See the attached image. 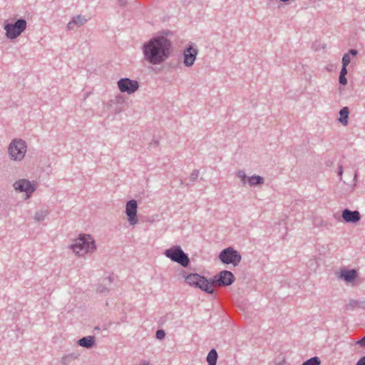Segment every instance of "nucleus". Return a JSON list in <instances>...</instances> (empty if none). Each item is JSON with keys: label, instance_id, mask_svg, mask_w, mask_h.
<instances>
[{"label": "nucleus", "instance_id": "obj_1", "mask_svg": "<svg viewBox=\"0 0 365 365\" xmlns=\"http://www.w3.org/2000/svg\"><path fill=\"white\" fill-rule=\"evenodd\" d=\"M171 43L164 36H155L142 46L144 60L153 65H160L170 55Z\"/></svg>", "mask_w": 365, "mask_h": 365}, {"label": "nucleus", "instance_id": "obj_2", "mask_svg": "<svg viewBox=\"0 0 365 365\" xmlns=\"http://www.w3.org/2000/svg\"><path fill=\"white\" fill-rule=\"evenodd\" d=\"M69 249L77 256L83 257L91 254L96 250V242L93 237L88 234H81L69 245Z\"/></svg>", "mask_w": 365, "mask_h": 365}, {"label": "nucleus", "instance_id": "obj_3", "mask_svg": "<svg viewBox=\"0 0 365 365\" xmlns=\"http://www.w3.org/2000/svg\"><path fill=\"white\" fill-rule=\"evenodd\" d=\"M7 152L11 160L21 162L27 153V143L21 138H14L8 146Z\"/></svg>", "mask_w": 365, "mask_h": 365}, {"label": "nucleus", "instance_id": "obj_4", "mask_svg": "<svg viewBox=\"0 0 365 365\" xmlns=\"http://www.w3.org/2000/svg\"><path fill=\"white\" fill-rule=\"evenodd\" d=\"M27 22L24 19H18L14 23L5 22L4 30L6 37L12 41L17 38L26 29Z\"/></svg>", "mask_w": 365, "mask_h": 365}, {"label": "nucleus", "instance_id": "obj_5", "mask_svg": "<svg viewBox=\"0 0 365 365\" xmlns=\"http://www.w3.org/2000/svg\"><path fill=\"white\" fill-rule=\"evenodd\" d=\"M164 255L173 262L180 264L181 266L186 267L190 263V259L186 253L178 246H173L167 249Z\"/></svg>", "mask_w": 365, "mask_h": 365}, {"label": "nucleus", "instance_id": "obj_6", "mask_svg": "<svg viewBox=\"0 0 365 365\" xmlns=\"http://www.w3.org/2000/svg\"><path fill=\"white\" fill-rule=\"evenodd\" d=\"M37 187L38 183L36 181H31L25 178L19 179L13 184L14 189L18 192H24L27 199L31 197L32 194L37 189Z\"/></svg>", "mask_w": 365, "mask_h": 365}, {"label": "nucleus", "instance_id": "obj_7", "mask_svg": "<svg viewBox=\"0 0 365 365\" xmlns=\"http://www.w3.org/2000/svg\"><path fill=\"white\" fill-rule=\"evenodd\" d=\"M219 259L224 264H231L236 267L241 262L242 257L238 251L234 250L231 247H229L220 252Z\"/></svg>", "mask_w": 365, "mask_h": 365}, {"label": "nucleus", "instance_id": "obj_8", "mask_svg": "<svg viewBox=\"0 0 365 365\" xmlns=\"http://www.w3.org/2000/svg\"><path fill=\"white\" fill-rule=\"evenodd\" d=\"M118 88L121 93L128 95L134 93L139 88V83L136 80L129 78H123L117 82Z\"/></svg>", "mask_w": 365, "mask_h": 365}, {"label": "nucleus", "instance_id": "obj_9", "mask_svg": "<svg viewBox=\"0 0 365 365\" xmlns=\"http://www.w3.org/2000/svg\"><path fill=\"white\" fill-rule=\"evenodd\" d=\"M138 202L135 200H130L125 205V214L130 225L135 226L138 222L137 216Z\"/></svg>", "mask_w": 365, "mask_h": 365}, {"label": "nucleus", "instance_id": "obj_10", "mask_svg": "<svg viewBox=\"0 0 365 365\" xmlns=\"http://www.w3.org/2000/svg\"><path fill=\"white\" fill-rule=\"evenodd\" d=\"M198 49L192 44L188 45L183 51V63L187 67H191L195 62Z\"/></svg>", "mask_w": 365, "mask_h": 365}, {"label": "nucleus", "instance_id": "obj_11", "mask_svg": "<svg viewBox=\"0 0 365 365\" xmlns=\"http://www.w3.org/2000/svg\"><path fill=\"white\" fill-rule=\"evenodd\" d=\"M235 280L233 274L227 270L222 271L213 277V283L217 286H228Z\"/></svg>", "mask_w": 365, "mask_h": 365}, {"label": "nucleus", "instance_id": "obj_12", "mask_svg": "<svg viewBox=\"0 0 365 365\" xmlns=\"http://www.w3.org/2000/svg\"><path fill=\"white\" fill-rule=\"evenodd\" d=\"M341 217L347 223H356L361 219V215L358 210L352 211L349 209H344L342 211Z\"/></svg>", "mask_w": 365, "mask_h": 365}, {"label": "nucleus", "instance_id": "obj_13", "mask_svg": "<svg viewBox=\"0 0 365 365\" xmlns=\"http://www.w3.org/2000/svg\"><path fill=\"white\" fill-rule=\"evenodd\" d=\"M357 277V272L355 269H347L341 268L339 272L338 277L342 279L347 283L352 282Z\"/></svg>", "mask_w": 365, "mask_h": 365}, {"label": "nucleus", "instance_id": "obj_14", "mask_svg": "<svg viewBox=\"0 0 365 365\" xmlns=\"http://www.w3.org/2000/svg\"><path fill=\"white\" fill-rule=\"evenodd\" d=\"M197 287L208 294H212L214 292L213 284H215L213 280L210 282L205 277H202Z\"/></svg>", "mask_w": 365, "mask_h": 365}, {"label": "nucleus", "instance_id": "obj_15", "mask_svg": "<svg viewBox=\"0 0 365 365\" xmlns=\"http://www.w3.org/2000/svg\"><path fill=\"white\" fill-rule=\"evenodd\" d=\"M95 344V337L93 336H84L78 341V344L82 347L90 349Z\"/></svg>", "mask_w": 365, "mask_h": 365}, {"label": "nucleus", "instance_id": "obj_16", "mask_svg": "<svg viewBox=\"0 0 365 365\" xmlns=\"http://www.w3.org/2000/svg\"><path fill=\"white\" fill-rule=\"evenodd\" d=\"M202 276L198 274H190L185 277V282L192 287H197L199 285Z\"/></svg>", "mask_w": 365, "mask_h": 365}, {"label": "nucleus", "instance_id": "obj_17", "mask_svg": "<svg viewBox=\"0 0 365 365\" xmlns=\"http://www.w3.org/2000/svg\"><path fill=\"white\" fill-rule=\"evenodd\" d=\"M264 179L257 175H253L247 178V183L251 187H255L264 184Z\"/></svg>", "mask_w": 365, "mask_h": 365}, {"label": "nucleus", "instance_id": "obj_18", "mask_svg": "<svg viewBox=\"0 0 365 365\" xmlns=\"http://www.w3.org/2000/svg\"><path fill=\"white\" fill-rule=\"evenodd\" d=\"M340 117L339 118V121L344 125H346L348 124V118L349 115V108L345 106L343 107L339 111Z\"/></svg>", "mask_w": 365, "mask_h": 365}, {"label": "nucleus", "instance_id": "obj_19", "mask_svg": "<svg viewBox=\"0 0 365 365\" xmlns=\"http://www.w3.org/2000/svg\"><path fill=\"white\" fill-rule=\"evenodd\" d=\"M48 215V211L46 209L42 208L35 212L34 220L36 222L43 221Z\"/></svg>", "mask_w": 365, "mask_h": 365}, {"label": "nucleus", "instance_id": "obj_20", "mask_svg": "<svg viewBox=\"0 0 365 365\" xmlns=\"http://www.w3.org/2000/svg\"><path fill=\"white\" fill-rule=\"evenodd\" d=\"M217 360V353L215 349H211L207 356V361L208 365H216Z\"/></svg>", "mask_w": 365, "mask_h": 365}, {"label": "nucleus", "instance_id": "obj_21", "mask_svg": "<svg viewBox=\"0 0 365 365\" xmlns=\"http://www.w3.org/2000/svg\"><path fill=\"white\" fill-rule=\"evenodd\" d=\"M78 354L75 353H71L68 354H66L63 356L61 359V363L63 365L68 364L71 363L73 360L78 358Z\"/></svg>", "mask_w": 365, "mask_h": 365}, {"label": "nucleus", "instance_id": "obj_22", "mask_svg": "<svg viewBox=\"0 0 365 365\" xmlns=\"http://www.w3.org/2000/svg\"><path fill=\"white\" fill-rule=\"evenodd\" d=\"M111 283V279L110 277L106 278L103 280V284H101L97 288V292L99 293H106L108 292V288L106 287V285L110 284Z\"/></svg>", "mask_w": 365, "mask_h": 365}, {"label": "nucleus", "instance_id": "obj_23", "mask_svg": "<svg viewBox=\"0 0 365 365\" xmlns=\"http://www.w3.org/2000/svg\"><path fill=\"white\" fill-rule=\"evenodd\" d=\"M236 176L240 179L241 182L243 185L247 183V178L249 177L247 176L245 172L243 170H239L235 173Z\"/></svg>", "mask_w": 365, "mask_h": 365}, {"label": "nucleus", "instance_id": "obj_24", "mask_svg": "<svg viewBox=\"0 0 365 365\" xmlns=\"http://www.w3.org/2000/svg\"><path fill=\"white\" fill-rule=\"evenodd\" d=\"M72 20L74 24L78 26L83 25L87 21V19L81 15L74 16Z\"/></svg>", "mask_w": 365, "mask_h": 365}, {"label": "nucleus", "instance_id": "obj_25", "mask_svg": "<svg viewBox=\"0 0 365 365\" xmlns=\"http://www.w3.org/2000/svg\"><path fill=\"white\" fill-rule=\"evenodd\" d=\"M320 360L318 357L314 356L306 361H304L302 365H319Z\"/></svg>", "mask_w": 365, "mask_h": 365}, {"label": "nucleus", "instance_id": "obj_26", "mask_svg": "<svg viewBox=\"0 0 365 365\" xmlns=\"http://www.w3.org/2000/svg\"><path fill=\"white\" fill-rule=\"evenodd\" d=\"M351 62V56H349V53H344L343 57H342V60H341V63H342V65H344V66H348Z\"/></svg>", "mask_w": 365, "mask_h": 365}, {"label": "nucleus", "instance_id": "obj_27", "mask_svg": "<svg viewBox=\"0 0 365 365\" xmlns=\"http://www.w3.org/2000/svg\"><path fill=\"white\" fill-rule=\"evenodd\" d=\"M199 175H200V170H194L191 173H190V180L192 181V182H195L198 177H199Z\"/></svg>", "mask_w": 365, "mask_h": 365}, {"label": "nucleus", "instance_id": "obj_28", "mask_svg": "<svg viewBox=\"0 0 365 365\" xmlns=\"http://www.w3.org/2000/svg\"><path fill=\"white\" fill-rule=\"evenodd\" d=\"M155 336L158 339L162 340L165 337V333L163 329H159L156 331Z\"/></svg>", "mask_w": 365, "mask_h": 365}, {"label": "nucleus", "instance_id": "obj_29", "mask_svg": "<svg viewBox=\"0 0 365 365\" xmlns=\"http://www.w3.org/2000/svg\"><path fill=\"white\" fill-rule=\"evenodd\" d=\"M339 82L341 85H346L347 83L346 76L339 75Z\"/></svg>", "mask_w": 365, "mask_h": 365}, {"label": "nucleus", "instance_id": "obj_30", "mask_svg": "<svg viewBox=\"0 0 365 365\" xmlns=\"http://www.w3.org/2000/svg\"><path fill=\"white\" fill-rule=\"evenodd\" d=\"M346 66L342 65L339 75L346 76L347 74Z\"/></svg>", "mask_w": 365, "mask_h": 365}, {"label": "nucleus", "instance_id": "obj_31", "mask_svg": "<svg viewBox=\"0 0 365 365\" xmlns=\"http://www.w3.org/2000/svg\"><path fill=\"white\" fill-rule=\"evenodd\" d=\"M74 26H75V24H74L73 21V20H71V21H69V22L68 23V24H67V29H68V30H72V29H73Z\"/></svg>", "mask_w": 365, "mask_h": 365}, {"label": "nucleus", "instance_id": "obj_32", "mask_svg": "<svg viewBox=\"0 0 365 365\" xmlns=\"http://www.w3.org/2000/svg\"><path fill=\"white\" fill-rule=\"evenodd\" d=\"M356 344H358L359 345H360L361 346H365V336L361 339L360 340H359Z\"/></svg>", "mask_w": 365, "mask_h": 365}, {"label": "nucleus", "instance_id": "obj_33", "mask_svg": "<svg viewBox=\"0 0 365 365\" xmlns=\"http://www.w3.org/2000/svg\"><path fill=\"white\" fill-rule=\"evenodd\" d=\"M356 365H365V356L361 357L356 363Z\"/></svg>", "mask_w": 365, "mask_h": 365}, {"label": "nucleus", "instance_id": "obj_34", "mask_svg": "<svg viewBox=\"0 0 365 365\" xmlns=\"http://www.w3.org/2000/svg\"><path fill=\"white\" fill-rule=\"evenodd\" d=\"M347 53H349V56L352 55L355 56L358 54V51L356 49H350Z\"/></svg>", "mask_w": 365, "mask_h": 365}, {"label": "nucleus", "instance_id": "obj_35", "mask_svg": "<svg viewBox=\"0 0 365 365\" xmlns=\"http://www.w3.org/2000/svg\"><path fill=\"white\" fill-rule=\"evenodd\" d=\"M342 174H343V168H342L341 165H339V168H338V175L341 178Z\"/></svg>", "mask_w": 365, "mask_h": 365}, {"label": "nucleus", "instance_id": "obj_36", "mask_svg": "<svg viewBox=\"0 0 365 365\" xmlns=\"http://www.w3.org/2000/svg\"><path fill=\"white\" fill-rule=\"evenodd\" d=\"M139 365H151L148 361L143 360L140 362Z\"/></svg>", "mask_w": 365, "mask_h": 365}, {"label": "nucleus", "instance_id": "obj_37", "mask_svg": "<svg viewBox=\"0 0 365 365\" xmlns=\"http://www.w3.org/2000/svg\"><path fill=\"white\" fill-rule=\"evenodd\" d=\"M356 178H357V173H355L354 176V185L356 184Z\"/></svg>", "mask_w": 365, "mask_h": 365}, {"label": "nucleus", "instance_id": "obj_38", "mask_svg": "<svg viewBox=\"0 0 365 365\" xmlns=\"http://www.w3.org/2000/svg\"><path fill=\"white\" fill-rule=\"evenodd\" d=\"M125 2V0H119V3L120 5H123Z\"/></svg>", "mask_w": 365, "mask_h": 365}, {"label": "nucleus", "instance_id": "obj_39", "mask_svg": "<svg viewBox=\"0 0 365 365\" xmlns=\"http://www.w3.org/2000/svg\"><path fill=\"white\" fill-rule=\"evenodd\" d=\"M279 1H282V2L286 3V2H288L289 0H279Z\"/></svg>", "mask_w": 365, "mask_h": 365}, {"label": "nucleus", "instance_id": "obj_40", "mask_svg": "<svg viewBox=\"0 0 365 365\" xmlns=\"http://www.w3.org/2000/svg\"><path fill=\"white\" fill-rule=\"evenodd\" d=\"M363 303H364V304L365 305V300L364 301V302H363Z\"/></svg>", "mask_w": 365, "mask_h": 365}]
</instances>
